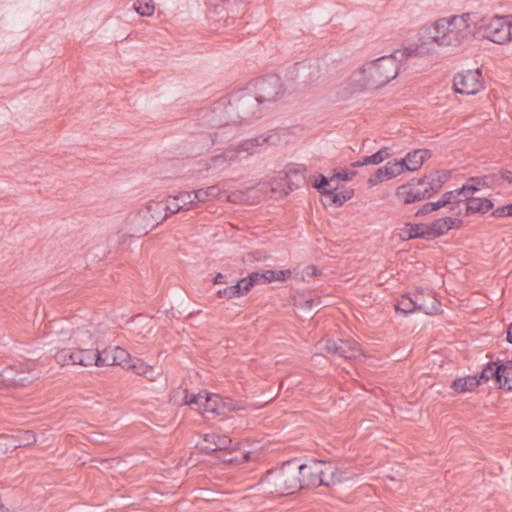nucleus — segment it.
Segmentation results:
<instances>
[{"label": "nucleus", "instance_id": "obj_1", "mask_svg": "<svg viewBox=\"0 0 512 512\" xmlns=\"http://www.w3.org/2000/svg\"><path fill=\"white\" fill-rule=\"evenodd\" d=\"M423 54L422 46H406L403 50H397L390 55L380 56L378 59L365 63L362 68L352 73L350 88L352 92H360L367 89H378L397 76L400 65L406 63L412 57Z\"/></svg>", "mask_w": 512, "mask_h": 512}, {"label": "nucleus", "instance_id": "obj_2", "mask_svg": "<svg viewBox=\"0 0 512 512\" xmlns=\"http://www.w3.org/2000/svg\"><path fill=\"white\" fill-rule=\"evenodd\" d=\"M212 113L218 118L220 128L229 124L250 123L263 115L250 88L223 96L213 104Z\"/></svg>", "mask_w": 512, "mask_h": 512}, {"label": "nucleus", "instance_id": "obj_3", "mask_svg": "<svg viewBox=\"0 0 512 512\" xmlns=\"http://www.w3.org/2000/svg\"><path fill=\"white\" fill-rule=\"evenodd\" d=\"M470 16L469 13H464L435 21L433 25L423 29L422 44L458 46L473 33L469 24Z\"/></svg>", "mask_w": 512, "mask_h": 512}, {"label": "nucleus", "instance_id": "obj_4", "mask_svg": "<svg viewBox=\"0 0 512 512\" xmlns=\"http://www.w3.org/2000/svg\"><path fill=\"white\" fill-rule=\"evenodd\" d=\"M262 484L270 494H293L301 489L300 459L293 458L283 463L279 469L268 472Z\"/></svg>", "mask_w": 512, "mask_h": 512}, {"label": "nucleus", "instance_id": "obj_5", "mask_svg": "<svg viewBox=\"0 0 512 512\" xmlns=\"http://www.w3.org/2000/svg\"><path fill=\"white\" fill-rule=\"evenodd\" d=\"M252 91L263 113L268 103L279 100L284 93L282 80L275 74L255 80L252 83Z\"/></svg>", "mask_w": 512, "mask_h": 512}, {"label": "nucleus", "instance_id": "obj_6", "mask_svg": "<svg viewBox=\"0 0 512 512\" xmlns=\"http://www.w3.org/2000/svg\"><path fill=\"white\" fill-rule=\"evenodd\" d=\"M481 27L483 36L491 42L505 44L512 40V16H494Z\"/></svg>", "mask_w": 512, "mask_h": 512}, {"label": "nucleus", "instance_id": "obj_7", "mask_svg": "<svg viewBox=\"0 0 512 512\" xmlns=\"http://www.w3.org/2000/svg\"><path fill=\"white\" fill-rule=\"evenodd\" d=\"M453 86L457 93L476 94L483 87L481 71L476 69L458 72L454 76Z\"/></svg>", "mask_w": 512, "mask_h": 512}, {"label": "nucleus", "instance_id": "obj_8", "mask_svg": "<svg viewBox=\"0 0 512 512\" xmlns=\"http://www.w3.org/2000/svg\"><path fill=\"white\" fill-rule=\"evenodd\" d=\"M324 350L328 355L344 359H353L361 355L357 342L345 339H326Z\"/></svg>", "mask_w": 512, "mask_h": 512}, {"label": "nucleus", "instance_id": "obj_9", "mask_svg": "<svg viewBox=\"0 0 512 512\" xmlns=\"http://www.w3.org/2000/svg\"><path fill=\"white\" fill-rule=\"evenodd\" d=\"M241 406L236 400L221 397L217 394H207L203 401V413L212 415H226L229 411L239 410Z\"/></svg>", "mask_w": 512, "mask_h": 512}, {"label": "nucleus", "instance_id": "obj_10", "mask_svg": "<svg viewBox=\"0 0 512 512\" xmlns=\"http://www.w3.org/2000/svg\"><path fill=\"white\" fill-rule=\"evenodd\" d=\"M317 76V66L307 61L295 63L285 74L287 81L305 85L317 80Z\"/></svg>", "mask_w": 512, "mask_h": 512}, {"label": "nucleus", "instance_id": "obj_11", "mask_svg": "<svg viewBox=\"0 0 512 512\" xmlns=\"http://www.w3.org/2000/svg\"><path fill=\"white\" fill-rule=\"evenodd\" d=\"M165 203L161 201H150L145 209L139 211L138 218L146 221V228H154L158 223L167 219Z\"/></svg>", "mask_w": 512, "mask_h": 512}, {"label": "nucleus", "instance_id": "obj_12", "mask_svg": "<svg viewBox=\"0 0 512 512\" xmlns=\"http://www.w3.org/2000/svg\"><path fill=\"white\" fill-rule=\"evenodd\" d=\"M322 460L310 459L307 463L300 460V481L301 488L319 486V474L322 472Z\"/></svg>", "mask_w": 512, "mask_h": 512}, {"label": "nucleus", "instance_id": "obj_13", "mask_svg": "<svg viewBox=\"0 0 512 512\" xmlns=\"http://www.w3.org/2000/svg\"><path fill=\"white\" fill-rule=\"evenodd\" d=\"M322 472L319 474V486L323 485L326 487H331L336 484H339L343 481L344 474L339 471L337 466L331 462H324L322 460Z\"/></svg>", "mask_w": 512, "mask_h": 512}, {"label": "nucleus", "instance_id": "obj_14", "mask_svg": "<svg viewBox=\"0 0 512 512\" xmlns=\"http://www.w3.org/2000/svg\"><path fill=\"white\" fill-rule=\"evenodd\" d=\"M33 380L34 377L26 376L22 373L13 375V369L8 368L4 369L2 373H0V388L11 386H27V384L32 383Z\"/></svg>", "mask_w": 512, "mask_h": 512}, {"label": "nucleus", "instance_id": "obj_15", "mask_svg": "<svg viewBox=\"0 0 512 512\" xmlns=\"http://www.w3.org/2000/svg\"><path fill=\"white\" fill-rule=\"evenodd\" d=\"M432 157V152L427 149H417L406 154L403 159L405 169L408 171H416L421 168L426 159Z\"/></svg>", "mask_w": 512, "mask_h": 512}, {"label": "nucleus", "instance_id": "obj_16", "mask_svg": "<svg viewBox=\"0 0 512 512\" xmlns=\"http://www.w3.org/2000/svg\"><path fill=\"white\" fill-rule=\"evenodd\" d=\"M457 222V219L453 218H440L434 220L432 223L427 224L428 234L427 239H433L440 237V235L448 232L454 224Z\"/></svg>", "mask_w": 512, "mask_h": 512}, {"label": "nucleus", "instance_id": "obj_17", "mask_svg": "<svg viewBox=\"0 0 512 512\" xmlns=\"http://www.w3.org/2000/svg\"><path fill=\"white\" fill-rule=\"evenodd\" d=\"M450 178L451 172L449 171H436L425 176L424 179L427 180L426 187L429 190L430 197H432L433 193L439 192L444 183Z\"/></svg>", "mask_w": 512, "mask_h": 512}, {"label": "nucleus", "instance_id": "obj_18", "mask_svg": "<svg viewBox=\"0 0 512 512\" xmlns=\"http://www.w3.org/2000/svg\"><path fill=\"white\" fill-rule=\"evenodd\" d=\"M305 169L301 166H290L285 171V180L290 191L300 188L305 182Z\"/></svg>", "mask_w": 512, "mask_h": 512}, {"label": "nucleus", "instance_id": "obj_19", "mask_svg": "<svg viewBox=\"0 0 512 512\" xmlns=\"http://www.w3.org/2000/svg\"><path fill=\"white\" fill-rule=\"evenodd\" d=\"M480 385V379L475 376L460 377L452 381L451 388L457 393L472 391Z\"/></svg>", "mask_w": 512, "mask_h": 512}, {"label": "nucleus", "instance_id": "obj_20", "mask_svg": "<svg viewBox=\"0 0 512 512\" xmlns=\"http://www.w3.org/2000/svg\"><path fill=\"white\" fill-rule=\"evenodd\" d=\"M353 195V189H345L344 191L337 192L336 188L326 192L325 205H334V207H341L345 201L350 200Z\"/></svg>", "mask_w": 512, "mask_h": 512}, {"label": "nucleus", "instance_id": "obj_21", "mask_svg": "<svg viewBox=\"0 0 512 512\" xmlns=\"http://www.w3.org/2000/svg\"><path fill=\"white\" fill-rule=\"evenodd\" d=\"M494 208V203L487 198H470L466 203V214L485 213Z\"/></svg>", "mask_w": 512, "mask_h": 512}, {"label": "nucleus", "instance_id": "obj_22", "mask_svg": "<svg viewBox=\"0 0 512 512\" xmlns=\"http://www.w3.org/2000/svg\"><path fill=\"white\" fill-rule=\"evenodd\" d=\"M75 365L97 366V350L78 348L75 350Z\"/></svg>", "mask_w": 512, "mask_h": 512}, {"label": "nucleus", "instance_id": "obj_23", "mask_svg": "<svg viewBox=\"0 0 512 512\" xmlns=\"http://www.w3.org/2000/svg\"><path fill=\"white\" fill-rule=\"evenodd\" d=\"M396 195L404 204H410L417 201L415 197V179L402 184L396 190Z\"/></svg>", "mask_w": 512, "mask_h": 512}, {"label": "nucleus", "instance_id": "obj_24", "mask_svg": "<svg viewBox=\"0 0 512 512\" xmlns=\"http://www.w3.org/2000/svg\"><path fill=\"white\" fill-rule=\"evenodd\" d=\"M477 377L480 379V383L482 380L488 381L492 379L495 387L498 388V383H500V364L496 362L487 363Z\"/></svg>", "mask_w": 512, "mask_h": 512}, {"label": "nucleus", "instance_id": "obj_25", "mask_svg": "<svg viewBox=\"0 0 512 512\" xmlns=\"http://www.w3.org/2000/svg\"><path fill=\"white\" fill-rule=\"evenodd\" d=\"M402 233L407 239L422 238L427 239L428 228L424 223H407L406 227L402 229Z\"/></svg>", "mask_w": 512, "mask_h": 512}, {"label": "nucleus", "instance_id": "obj_26", "mask_svg": "<svg viewBox=\"0 0 512 512\" xmlns=\"http://www.w3.org/2000/svg\"><path fill=\"white\" fill-rule=\"evenodd\" d=\"M480 180L477 178H470L463 187L456 189L458 201L462 200V197L469 201L470 198H474L473 194L479 190Z\"/></svg>", "mask_w": 512, "mask_h": 512}, {"label": "nucleus", "instance_id": "obj_27", "mask_svg": "<svg viewBox=\"0 0 512 512\" xmlns=\"http://www.w3.org/2000/svg\"><path fill=\"white\" fill-rule=\"evenodd\" d=\"M388 155V149H380L377 152L371 154L370 156L362 157L361 160L352 162V166L353 168H358L362 167V165L379 164L385 159H387Z\"/></svg>", "mask_w": 512, "mask_h": 512}, {"label": "nucleus", "instance_id": "obj_28", "mask_svg": "<svg viewBox=\"0 0 512 512\" xmlns=\"http://www.w3.org/2000/svg\"><path fill=\"white\" fill-rule=\"evenodd\" d=\"M499 389L512 390V360L507 363H500Z\"/></svg>", "mask_w": 512, "mask_h": 512}, {"label": "nucleus", "instance_id": "obj_29", "mask_svg": "<svg viewBox=\"0 0 512 512\" xmlns=\"http://www.w3.org/2000/svg\"><path fill=\"white\" fill-rule=\"evenodd\" d=\"M232 444V439L227 435L215 434L214 446H201L203 453L209 454L213 451L227 450Z\"/></svg>", "mask_w": 512, "mask_h": 512}, {"label": "nucleus", "instance_id": "obj_30", "mask_svg": "<svg viewBox=\"0 0 512 512\" xmlns=\"http://www.w3.org/2000/svg\"><path fill=\"white\" fill-rule=\"evenodd\" d=\"M441 308V302L436 298L429 296L428 299L419 302V296H417V311H422L426 315H434Z\"/></svg>", "mask_w": 512, "mask_h": 512}, {"label": "nucleus", "instance_id": "obj_31", "mask_svg": "<svg viewBox=\"0 0 512 512\" xmlns=\"http://www.w3.org/2000/svg\"><path fill=\"white\" fill-rule=\"evenodd\" d=\"M115 347H107L102 351L96 350L97 366H114L115 365Z\"/></svg>", "mask_w": 512, "mask_h": 512}, {"label": "nucleus", "instance_id": "obj_32", "mask_svg": "<svg viewBox=\"0 0 512 512\" xmlns=\"http://www.w3.org/2000/svg\"><path fill=\"white\" fill-rule=\"evenodd\" d=\"M396 310L403 312L405 315L417 311V296H401V298L397 301Z\"/></svg>", "mask_w": 512, "mask_h": 512}, {"label": "nucleus", "instance_id": "obj_33", "mask_svg": "<svg viewBox=\"0 0 512 512\" xmlns=\"http://www.w3.org/2000/svg\"><path fill=\"white\" fill-rule=\"evenodd\" d=\"M221 189L219 186H210L206 189L194 191V199L198 202H206L219 197Z\"/></svg>", "mask_w": 512, "mask_h": 512}, {"label": "nucleus", "instance_id": "obj_34", "mask_svg": "<svg viewBox=\"0 0 512 512\" xmlns=\"http://www.w3.org/2000/svg\"><path fill=\"white\" fill-rule=\"evenodd\" d=\"M127 369L132 370L134 374L140 376H148V374H154L153 368L146 365L139 358H131V361L129 362Z\"/></svg>", "mask_w": 512, "mask_h": 512}, {"label": "nucleus", "instance_id": "obj_35", "mask_svg": "<svg viewBox=\"0 0 512 512\" xmlns=\"http://www.w3.org/2000/svg\"><path fill=\"white\" fill-rule=\"evenodd\" d=\"M75 350L63 348L56 352L55 360L61 366L75 365Z\"/></svg>", "mask_w": 512, "mask_h": 512}, {"label": "nucleus", "instance_id": "obj_36", "mask_svg": "<svg viewBox=\"0 0 512 512\" xmlns=\"http://www.w3.org/2000/svg\"><path fill=\"white\" fill-rule=\"evenodd\" d=\"M269 140L268 137L259 136L251 139L244 140L238 144V147L235 149V152L247 151L251 152L258 145H262Z\"/></svg>", "mask_w": 512, "mask_h": 512}, {"label": "nucleus", "instance_id": "obj_37", "mask_svg": "<svg viewBox=\"0 0 512 512\" xmlns=\"http://www.w3.org/2000/svg\"><path fill=\"white\" fill-rule=\"evenodd\" d=\"M133 7L141 16H150L155 11V6L152 0H138L134 3Z\"/></svg>", "mask_w": 512, "mask_h": 512}, {"label": "nucleus", "instance_id": "obj_38", "mask_svg": "<svg viewBox=\"0 0 512 512\" xmlns=\"http://www.w3.org/2000/svg\"><path fill=\"white\" fill-rule=\"evenodd\" d=\"M427 180L423 178L414 179V193L417 201L430 198L429 190L426 187Z\"/></svg>", "mask_w": 512, "mask_h": 512}, {"label": "nucleus", "instance_id": "obj_39", "mask_svg": "<svg viewBox=\"0 0 512 512\" xmlns=\"http://www.w3.org/2000/svg\"><path fill=\"white\" fill-rule=\"evenodd\" d=\"M131 361L129 352L121 347L114 346V365L126 367Z\"/></svg>", "mask_w": 512, "mask_h": 512}, {"label": "nucleus", "instance_id": "obj_40", "mask_svg": "<svg viewBox=\"0 0 512 512\" xmlns=\"http://www.w3.org/2000/svg\"><path fill=\"white\" fill-rule=\"evenodd\" d=\"M405 162L402 160L400 161H394V162H388L386 166H384V171L388 172V179L397 177V175L404 172L405 169Z\"/></svg>", "mask_w": 512, "mask_h": 512}, {"label": "nucleus", "instance_id": "obj_41", "mask_svg": "<svg viewBox=\"0 0 512 512\" xmlns=\"http://www.w3.org/2000/svg\"><path fill=\"white\" fill-rule=\"evenodd\" d=\"M267 283L273 281H284L291 277V270H265Z\"/></svg>", "mask_w": 512, "mask_h": 512}, {"label": "nucleus", "instance_id": "obj_42", "mask_svg": "<svg viewBox=\"0 0 512 512\" xmlns=\"http://www.w3.org/2000/svg\"><path fill=\"white\" fill-rule=\"evenodd\" d=\"M237 158L233 152H224L210 158V168L219 167L222 163L234 161Z\"/></svg>", "mask_w": 512, "mask_h": 512}, {"label": "nucleus", "instance_id": "obj_43", "mask_svg": "<svg viewBox=\"0 0 512 512\" xmlns=\"http://www.w3.org/2000/svg\"><path fill=\"white\" fill-rule=\"evenodd\" d=\"M175 200L180 201L181 205H184V208H188L190 210L195 201V194L193 192H180L178 196L175 197Z\"/></svg>", "mask_w": 512, "mask_h": 512}, {"label": "nucleus", "instance_id": "obj_44", "mask_svg": "<svg viewBox=\"0 0 512 512\" xmlns=\"http://www.w3.org/2000/svg\"><path fill=\"white\" fill-rule=\"evenodd\" d=\"M217 296L219 298H226V299H232L237 298L239 296V287H237V284L228 286L224 289H220L217 291Z\"/></svg>", "mask_w": 512, "mask_h": 512}, {"label": "nucleus", "instance_id": "obj_45", "mask_svg": "<svg viewBox=\"0 0 512 512\" xmlns=\"http://www.w3.org/2000/svg\"><path fill=\"white\" fill-rule=\"evenodd\" d=\"M387 179H389L388 172H385L384 167H381V168H378L373 174L370 175L368 184L370 187H374V185H377L379 182H382Z\"/></svg>", "mask_w": 512, "mask_h": 512}, {"label": "nucleus", "instance_id": "obj_46", "mask_svg": "<svg viewBox=\"0 0 512 512\" xmlns=\"http://www.w3.org/2000/svg\"><path fill=\"white\" fill-rule=\"evenodd\" d=\"M454 201H458L456 190L443 193L441 199L436 201L437 210Z\"/></svg>", "mask_w": 512, "mask_h": 512}, {"label": "nucleus", "instance_id": "obj_47", "mask_svg": "<svg viewBox=\"0 0 512 512\" xmlns=\"http://www.w3.org/2000/svg\"><path fill=\"white\" fill-rule=\"evenodd\" d=\"M330 182H332L331 178L328 179L327 177L323 176V174H319L318 179H316V182L314 183V188L327 198V191L330 190L327 189V187L329 186Z\"/></svg>", "mask_w": 512, "mask_h": 512}, {"label": "nucleus", "instance_id": "obj_48", "mask_svg": "<svg viewBox=\"0 0 512 512\" xmlns=\"http://www.w3.org/2000/svg\"><path fill=\"white\" fill-rule=\"evenodd\" d=\"M355 175H356L355 171H348L345 169H334V173L331 177V181H334V180L349 181V180H352L353 177H355Z\"/></svg>", "mask_w": 512, "mask_h": 512}, {"label": "nucleus", "instance_id": "obj_49", "mask_svg": "<svg viewBox=\"0 0 512 512\" xmlns=\"http://www.w3.org/2000/svg\"><path fill=\"white\" fill-rule=\"evenodd\" d=\"M248 279L252 284V288L255 287L256 285H262V283H267L265 270L251 272L248 275Z\"/></svg>", "mask_w": 512, "mask_h": 512}, {"label": "nucleus", "instance_id": "obj_50", "mask_svg": "<svg viewBox=\"0 0 512 512\" xmlns=\"http://www.w3.org/2000/svg\"><path fill=\"white\" fill-rule=\"evenodd\" d=\"M205 397L206 396H202V394L186 395L184 397V403L187 405H195L198 408L203 409V401H204Z\"/></svg>", "mask_w": 512, "mask_h": 512}, {"label": "nucleus", "instance_id": "obj_51", "mask_svg": "<svg viewBox=\"0 0 512 512\" xmlns=\"http://www.w3.org/2000/svg\"><path fill=\"white\" fill-rule=\"evenodd\" d=\"M237 287H239L238 292L239 296H245L251 290L252 284L250 283L248 276L242 278L236 282Z\"/></svg>", "mask_w": 512, "mask_h": 512}, {"label": "nucleus", "instance_id": "obj_52", "mask_svg": "<svg viewBox=\"0 0 512 512\" xmlns=\"http://www.w3.org/2000/svg\"><path fill=\"white\" fill-rule=\"evenodd\" d=\"M512 215V203L506 204L505 206L498 207L493 210L492 216L495 218H503Z\"/></svg>", "mask_w": 512, "mask_h": 512}, {"label": "nucleus", "instance_id": "obj_53", "mask_svg": "<svg viewBox=\"0 0 512 512\" xmlns=\"http://www.w3.org/2000/svg\"><path fill=\"white\" fill-rule=\"evenodd\" d=\"M36 438L32 430H24L20 435V446H27L35 443Z\"/></svg>", "mask_w": 512, "mask_h": 512}, {"label": "nucleus", "instance_id": "obj_54", "mask_svg": "<svg viewBox=\"0 0 512 512\" xmlns=\"http://www.w3.org/2000/svg\"><path fill=\"white\" fill-rule=\"evenodd\" d=\"M166 213L169 214H175L180 210H188V208H185V206H181L175 198L172 201H169L165 204Z\"/></svg>", "mask_w": 512, "mask_h": 512}, {"label": "nucleus", "instance_id": "obj_55", "mask_svg": "<svg viewBox=\"0 0 512 512\" xmlns=\"http://www.w3.org/2000/svg\"><path fill=\"white\" fill-rule=\"evenodd\" d=\"M437 210L436 202H426L423 206L415 213V215H424Z\"/></svg>", "mask_w": 512, "mask_h": 512}, {"label": "nucleus", "instance_id": "obj_56", "mask_svg": "<svg viewBox=\"0 0 512 512\" xmlns=\"http://www.w3.org/2000/svg\"><path fill=\"white\" fill-rule=\"evenodd\" d=\"M215 441V433L211 434H205L202 438V442L198 445V447L201 449V446H214Z\"/></svg>", "mask_w": 512, "mask_h": 512}, {"label": "nucleus", "instance_id": "obj_57", "mask_svg": "<svg viewBox=\"0 0 512 512\" xmlns=\"http://www.w3.org/2000/svg\"><path fill=\"white\" fill-rule=\"evenodd\" d=\"M304 275L307 277H317L321 275V270L316 266H308L304 270Z\"/></svg>", "mask_w": 512, "mask_h": 512}, {"label": "nucleus", "instance_id": "obj_58", "mask_svg": "<svg viewBox=\"0 0 512 512\" xmlns=\"http://www.w3.org/2000/svg\"><path fill=\"white\" fill-rule=\"evenodd\" d=\"M500 178L508 183H512V168L511 169H501L499 171Z\"/></svg>", "mask_w": 512, "mask_h": 512}, {"label": "nucleus", "instance_id": "obj_59", "mask_svg": "<svg viewBox=\"0 0 512 512\" xmlns=\"http://www.w3.org/2000/svg\"><path fill=\"white\" fill-rule=\"evenodd\" d=\"M228 200L231 202H239L242 200V194L238 192H232L229 194Z\"/></svg>", "mask_w": 512, "mask_h": 512}, {"label": "nucleus", "instance_id": "obj_60", "mask_svg": "<svg viewBox=\"0 0 512 512\" xmlns=\"http://www.w3.org/2000/svg\"><path fill=\"white\" fill-rule=\"evenodd\" d=\"M214 283H228V278L227 276L221 274V272H219L213 279Z\"/></svg>", "mask_w": 512, "mask_h": 512}, {"label": "nucleus", "instance_id": "obj_61", "mask_svg": "<svg viewBox=\"0 0 512 512\" xmlns=\"http://www.w3.org/2000/svg\"><path fill=\"white\" fill-rule=\"evenodd\" d=\"M86 335L88 337H91L89 330H84V329L78 328L77 331H75L76 338H79L80 336H86Z\"/></svg>", "mask_w": 512, "mask_h": 512}, {"label": "nucleus", "instance_id": "obj_62", "mask_svg": "<svg viewBox=\"0 0 512 512\" xmlns=\"http://www.w3.org/2000/svg\"><path fill=\"white\" fill-rule=\"evenodd\" d=\"M218 138V132H214L213 134H210V145H213L217 142H219Z\"/></svg>", "mask_w": 512, "mask_h": 512}, {"label": "nucleus", "instance_id": "obj_63", "mask_svg": "<svg viewBox=\"0 0 512 512\" xmlns=\"http://www.w3.org/2000/svg\"><path fill=\"white\" fill-rule=\"evenodd\" d=\"M507 341L512 343V322L510 323L509 325V328L507 330V337H506Z\"/></svg>", "mask_w": 512, "mask_h": 512}, {"label": "nucleus", "instance_id": "obj_64", "mask_svg": "<svg viewBox=\"0 0 512 512\" xmlns=\"http://www.w3.org/2000/svg\"><path fill=\"white\" fill-rule=\"evenodd\" d=\"M221 459H222L225 463H233V461L237 460L236 458L226 457V456L221 457Z\"/></svg>", "mask_w": 512, "mask_h": 512}]
</instances>
